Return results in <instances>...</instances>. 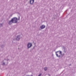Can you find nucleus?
Masks as SVG:
<instances>
[{"instance_id":"1","label":"nucleus","mask_w":76,"mask_h":76,"mask_svg":"<svg viewBox=\"0 0 76 76\" xmlns=\"http://www.w3.org/2000/svg\"><path fill=\"white\" fill-rule=\"evenodd\" d=\"M61 54V51H58L56 53V55L57 57H60Z\"/></svg>"},{"instance_id":"2","label":"nucleus","mask_w":76,"mask_h":76,"mask_svg":"<svg viewBox=\"0 0 76 76\" xmlns=\"http://www.w3.org/2000/svg\"><path fill=\"white\" fill-rule=\"evenodd\" d=\"M13 23H17L18 22V19L17 18H14L12 19Z\"/></svg>"},{"instance_id":"3","label":"nucleus","mask_w":76,"mask_h":76,"mask_svg":"<svg viewBox=\"0 0 76 76\" xmlns=\"http://www.w3.org/2000/svg\"><path fill=\"white\" fill-rule=\"evenodd\" d=\"M32 46V44L31 43H28L27 45V47L29 48H30V47H31Z\"/></svg>"},{"instance_id":"4","label":"nucleus","mask_w":76,"mask_h":76,"mask_svg":"<svg viewBox=\"0 0 76 76\" xmlns=\"http://www.w3.org/2000/svg\"><path fill=\"white\" fill-rule=\"evenodd\" d=\"M20 35H18L17 37V38L16 39V40L19 41V40L20 39Z\"/></svg>"},{"instance_id":"5","label":"nucleus","mask_w":76,"mask_h":76,"mask_svg":"<svg viewBox=\"0 0 76 76\" xmlns=\"http://www.w3.org/2000/svg\"><path fill=\"white\" fill-rule=\"evenodd\" d=\"M34 2V0H31L30 3L31 4H32Z\"/></svg>"},{"instance_id":"6","label":"nucleus","mask_w":76,"mask_h":76,"mask_svg":"<svg viewBox=\"0 0 76 76\" xmlns=\"http://www.w3.org/2000/svg\"><path fill=\"white\" fill-rule=\"evenodd\" d=\"M40 28L41 29H44L45 28V26L44 25H42V26H40Z\"/></svg>"},{"instance_id":"7","label":"nucleus","mask_w":76,"mask_h":76,"mask_svg":"<svg viewBox=\"0 0 76 76\" xmlns=\"http://www.w3.org/2000/svg\"><path fill=\"white\" fill-rule=\"evenodd\" d=\"M12 23H13V21H12V20H11V21H9V25H11V24H12Z\"/></svg>"},{"instance_id":"8","label":"nucleus","mask_w":76,"mask_h":76,"mask_svg":"<svg viewBox=\"0 0 76 76\" xmlns=\"http://www.w3.org/2000/svg\"><path fill=\"white\" fill-rule=\"evenodd\" d=\"M44 69V70L45 71L47 70V67L45 68Z\"/></svg>"},{"instance_id":"9","label":"nucleus","mask_w":76,"mask_h":76,"mask_svg":"<svg viewBox=\"0 0 76 76\" xmlns=\"http://www.w3.org/2000/svg\"><path fill=\"white\" fill-rule=\"evenodd\" d=\"M1 26H2V24H0V27H1Z\"/></svg>"},{"instance_id":"10","label":"nucleus","mask_w":76,"mask_h":76,"mask_svg":"<svg viewBox=\"0 0 76 76\" xmlns=\"http://www.w3.org/2000/svg\"><path fill=\"white\" fill-rule=\"evenodd\" d=\"M3 64H4V63H3Z\"/></svg>"}]
</instances>
